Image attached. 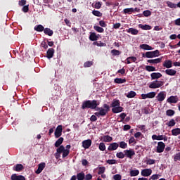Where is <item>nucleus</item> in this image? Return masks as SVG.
<instances>
[{
  "label": "nucleus",
  "mask_w": 180,
  "mask_h": 180,
  "mask_svg": "<svg viewBox=\"0 0 180 180\" xmlns=\"http://www.w3.org/2000/svg\"><path fill=\"white\" fill-rule=\"evenodd\" d=\"M139 27H140V29H142V30H151V26L146 24L144 25L142 24H139Z\"/></svg>",
  "instance_id": "nucleus-27"
},
{
  "label": "nucleus",
  "mask_w": 180,
  "mask_h": 180,
  "mask_svg": "<svg viewBox=\"0 0 180 180\" xmlns=\"http://www.w3.org/2000/svg\"><path fill=\"white\" fill-rule=\"evenodd\" d=\"M152 53H153V58L158 57L160 56V51L158 50L153 51H152Z\"/></svg>",
  "instance_id": "nucleus-56"
},
{
  "label": "nucleus",
  "mask_w": 180,
  "mask_h": 180,
  "mask_svg": "<svg viewBox=\"0 0 180 180\" xmlns=\"http://www.w3.org/2000/svg\"><path fill=\"white\" fill-rule=\"evenodd\" d=\"M162 58H164V57L158 58L156 59H149L148 60V63H149V64H151L152 65H154L155 64H160V63L162 61Z\"/></svg>",
  "instance_id": "nucleus-10"
},
{
  "label": "nucleus",
  "mask_w": 180,
  "mask_h": 180,
  "mask_svg": "<svg viewBox=\"0 0 180 180\" xmlns=\"http://www.w3.org/2000/svg\"><path fill=\"white\" fill-rule=\"evenodd\" d=\"M102 140L104 143H110L113 140V138L109 135H105L102 137Z\"/></svg>",
  "instance_id": "nucleus-20"
},
{
  "label": "nucleus",
  "mask_w": 180,
  "mask_h": 180,
  "mask_svg": "<svg viewBox=\"0 0 180 180\" xmlns=\"http://www.w3.org/2000/svg\"><path fill=\"white\" fill-rule=\"evenodd\" d=\"M136 94L134 91H130L128 94L127 95V98H134Z\"/></svg>",
  "instance_id": "nucleus-45"
},
{
  "label": "nucleus",
  "mask_w": 180,
  "mask_h": 180,
  "mask_svg": "<svg viewBox=\"0 0 180 180\" xmlns=\"http://www.w3.org/2000/svg\"><path fill=\"white\" fill-rule=\"evenodd\" d=\"M155 162V160L154 159H149L146 161V164H148V165H153V164H154Z\"/></svg>",
  "instance_id": "nucleus-55"
},
{
  "label": "nucleus",
  "mask_w": 180,
  "mask_h": 180,
  "mask_svg": "<svg viewBox=\"0 0 180 180\" xmlns=\"http://www.w3.org/2000/svg\"><path fill=\"white\" fill-rule=\"evenodd\" d=\"M155 95H157V94L154 91L148 93V98L149 99H153V98H155Z\"/></svg>",
  "instance_id": "nucleus-49"
},
{
  "label": "nucleus",
  "mask_w": 180,
  "mask_h": 180,
  "mask_svg": "<svg viewBox=\"0 0 180 180\" xmlns=\"http://www.w3.org/2000/svg\"><path fill=\"white\" fill-rule=\"evenodd\" d=\"M77 180H84V179H85V173H83V172L77 173Z\"/></svg>",
  "instance_id": "nucleus-33"
},
{
  "label": "nucleus",
  "mask_w": 180,
  "mask_h": 180,
  "mask_svg": "<svg viewBox=\"0 0 180 180\" xmlns=\"http://www.w3.org/2000/svg\"><path fill=\"white\" fill-rule=\"evenodd\" d=\"M105 171H106V168L105 167H98V175H102V174H105Z\"/></svg>",
  "instance_id": "nucleus-42"
},
{
  "label": "nucleus",
  "mask_w": 180,
  "mask_h": 180,
  "mask_svg": "<svg viewBox=\"0 0 180 180\" xmlns=\"http://www.w3.org/2000/svg\"><path fill=\"white\" fill-rule=\"evenodd\" d=\"M142 176H150L153 174V170L151 169H144L141 172Z\"/></svg>",
  "instance_id": "nucleus-13"
},
{
  "label": "nucleus",
  "mask_w": 180,
  "mask_h": 180,
  "mask_svg": "<svg viewBox=\"0 0 180 180\" xmlns=\"http://www.w3.org/2000/svg\"><path fill=\"white\" fill-rule=\"evenodd\" d=\"M46 57L48 58L49 60L54 57V49L50 48L48 49V51H46Z\"/></svg>",
  "instance_id": "nucleus-14"
},
{
  "label": "nucleus",
  "mask_w": 180,
  "mask_h": 180,
  "mask_svg": "<svg viewBox=\"0 0 180 180\" xmlns=\"http://www.w3.org/2000/svg\"><path fill=\"white\" fill-rule=\"evenodd\" d=\"M99 25L101 26V27H106L108 26V25H106L105 21H103V20H100Z\"/></svg>",
  "instance_id": "nucleus-62"
},
{
  "label": "nucleus",
  "mask_w": 180,
  "mask_h": 180,
  "mask_svg": "<svg viewBox=\"0 0 180 180\" xmlns=\"http://www.w3.org/2000/svg\"><path fill=\"white\" fill-rule=\"evenodd\" d=\"M98 106H99V103L96 100H86L83 101L82 104V109H98Z\"/></svg>",
  "instance_id": "nucleus-2"
},
{
  "label": "nucleus",
  "mask_w": 180,
  "mask_h": 180,
  "mask_svg": "<svg viewBox=\"0 0 180 180\" xmlns=\"http://www.w3.org/2000/svg\"><path fill=\"white\" fill-rule=\"evenodd\" d=\"M11 180H26V179L22 176V175H17L16 174H13L11 176Z\"/></svg>",
  "instance_id": "nucleus-18"
},
{
  "label": "nucleus",
  "mask_w": 180,
  "mask_h": 180,
  "mask_svg": "<svg viewBox=\"0 0 180 180\" xmlns=\"http://www.w3.org/2000/svg\"><path fill=\"white\" fill-rule=\"evenodd\" d=\"M44 27L41 25H38L34 28L36 32H44Z\"/></svg>",
  "instance_id": "nucleus-32"
},
{
  "label": "nucleus",
  "mask_w": 180,
  "mask_h": 180,
  "mask_svg": "<svg viewBox=\"0 0 180 180\" xmlns=\"http://www.w3.org/2000/svg\"><path fill=\"white\" fill-rule=\"evenodd\" d=\"M46 168V163L41 162L38 165V169L36 171V174H41V172Z\"/></svg>",
  "instance_id": "nucleus-16"
},
{
  "label": "nucleus",
  "mask_w": 180,
  "mask_h": 180,
  "mask_svg": "<svg viewBox=\"0 0 180 180\" xmlns=\"http://www.w3.org/2000/svg\"><path fill=\"white\" fill-rule=\"evenodd\" d=\"M111 53H112V56H120V54L122 53L120 51L116 49H112L111 51Z\"/></svg>",
  "instance_id": "nucleus-47"
},
{
  "label": "nucleus",
  "mask_w": 180,
  "mask_h": 180,
  "mask_svg": "<svg viewBox=\"0 0 180 180\" xmlns=\"http://www.w3.org/2000/svg\"><path fill=\"white\" fill-rule=\"evenodd\" d=\"M119 146L120 147V148H126L127 147V143H126V142L124 141H121L120 142Z\"/></svg>",
  "instance_id": "nucleus-51"
},
{
  "label": "nucleus",
  "mask_w": 180,
  "mask_h": 180,
  "mask_svg": "<svg viewBox=\"0 0 180 180\" xmlns=\"http://www.w3.org/2000/svg\"><path fill=\"white\" fill-rule=\"evenodd\" d=\"M117 106H120V101L116 99L113 100L111 103V107L117 108Z\"/></svg>",
  "instance_id": "nucleus-30"
},
{
  "label": "nucleus",
  "mask_w": 180,
  "mask_h": 180,
  "mask_svg": "<svg viewBox=\"0 0 180 180\" xmlns=\"http://www.w3.org/2000/svg\"><path fill=\"white\" fill-rule=\"evenodd\" d=\"M107 164H109L110 165H113V164H116V160H108Z\"/></svg>",
  "instance_id": "nucleus-59"
},
{
  "label": "nucleus",
  "mask_w": 180,
  "mask_h": 180,
  "mask_svg": "<svg viewBox=\"0 0 180 180\" xmlns=\"http://www.w3.org/2000/svg\"><path fill=\"white\" fill-rule=\"evenodd\" d=\"M160 178V174H153L151 176H150V179H152V180H157Z\"/></svg>",
  "instance_id": "nucleus-57"
},
{
  "label": "nucleus",
  "mask_w": 180,
  "mask_h": 180,
  "mask_svg": "<svg viewBox=\"0 0 180 180\" xmlns=\"http://www.w3.org/2000/svg\"><path fill=\"white\" fill-rule=\"evenodd\" d=\"M176 123L175 122V120L172 119L169 122H167V126L169 127H174Z\"/></svg>",
  "instance_id": "nucleus-41"
},
{
  "label": "nucleus",
  "mask_w": 180,
  "mask_h": 180,
  "mask_svg": "<svg viewBox=\"0 0 180 180\" xmlns=\"http://www.w3.org/2000/svg\"><path fill=\"white\" fill-rule=\"evenodd\" d=\"M60 154H63L62 155L63 158H65V157H68V155L70 154V150L65 149L64 146H60L56 150V158H58Z\"/></svg>",
  "instance_id": "nucleus-3"
},
{
  "label": "nucleus",
  "mask_w": 180,
  "mask_h": 180,
  "mask_svg": "<svg viewBox=\"0 0 180 180\" xmlns=\"http://www.w3.org/2000/svg\"><path fill=\"white\" fill-rule=\"evenodd\" d=\"M54 134L56 139H60V137H61L63 134V125H58L56 127Z\"/></svg>",
  "instance_id": "nucleus-5"
},
{
  "label": "nucleus",
  "mask_w": 180,
  "mask_h": 180,
  "mask_svg": "<svg viewBox=\"0 0 180 180\" xmlns=\"http://www.w3.org/2000/svg\"><path fill=\"white\" fill-rule=\"evenodd\" d=\"M91 146H92V141L91 139H87L82 141V147L84 148H89Z\"/></svg>",
  "instance_id": "nucleus-12"
},
{
  "label": "nucleus",
  "mask_w": 180,
  "mask_h": 180,
  "mask_svg": "<svg viewBox=\"0 0 180 180\" xmlns=\"http://www.w3.org/2000/svg\"><path fill=\"white\" fill-rule=\"evenodd\" d=\"M94 29L96 32H98V33H103V32H105V30L102 28V27H99L98 25H95Z\"/></svg>",
  "instance_id": "nucleus-35"
},
{
  "label": "nucleus",
  "mask_w": 180,
  "mask_h": 180,
  "mask_svg": "<svg viewBox=\"0 0 180 180\" xmlns=\"http://www.w3.org/2000/svg\"><path fill=\"white\" fill-rule=\"evenodd\" d=\"M174 25H176V26H180V18L174 20Z\"/></svg>",
  "instance_id": "nucleus-64"
},
{
  "label": "nucleus",
  "mask_w": 180,
  "mask_h": 180,
  "mask_svg": "<svg viewBox=\"0 0 180 180\" xmlns=\"http://www.w3.org/2000/svg\"><path fill=\"white\" fill-rule=\"evenodd\" d=\"M139 174H140V171H139V169L130 171V176H137Z\"/></svg>",
  "instance_id": "nucleus-37"
},
{
  "label": "nucleus",
  "mask_w": 180,
  "mask_h": 180,
  "mask_svg": "<svg viewBox=\"0 0 180 180\" xmlns=\"http://www.w3.org/2000/svg\"><path fill=\"white\" fill-rule=\"evenodd\" d=\"M165 82L163 81L155 80L149 84V88L150 89H157V88H161L164 85Z\"/></svg>",
  "instance_id": "nucleus-4"
},
{
  "label": "nucleus",
  "mask_w": 180,
  "mask_h": 180,
  "mask_svg": "<svg viewBox=\"0 0 180 180\" xmlns=\"http://www.w3.org/2000/svg\"><path fill=\"white\" fill-rule=\"evenodd\" d=\"M174 161H180V153H177L174 155Z\"/></svg>",
  "instance_id": "nucleus-52"
},
{
  "label": "nucleus",
  "mask_w": 180,
  "mask_h": 180,
  "mask_svg": "<svg viewBox=\"0 0 180 180\" xmlns=\"http://www.w3.org/2000/svg\"><path fill=\"white\" fill-rule=\"evenodd\" d=\"M89 40H91V41H96V40H98V37L95 32H91Z\"/></svg>",
  "instance_id": "nucleus-28"
},
{
  "label": "nucleus",
  "mask_w": 180,
  "mask_h": 180,
  "mask_svg": "<svg viewBox=\"0 0 180 180\" xmlns=\"http://www.w3.org/2000/svg\"><path fill=\"white\" fill-rule=\"evenodd\" d=\"M22 12H25V13H27V12H29V5L24 6L22 7Z\"/></svg>",
  "instance_id": "nucleus-61"
},
{
  "label": "nucleus",
  "mask_w": 180,
  "mask_h": 180,
  "mask_svg": "<svg viewBox=\"0 0 180 180\" xmlns=\"http://www.w3.org/2000/svg\"><path fill=\"white\" fill-rule=\"evenodd\" d=\"M165 98H167V94L165 93V91H160L156 96L158 102L164 101L165 100Z\"/></svg>",
  "instance_id": "nucleus-6"
},
{
  "label": "nucleus",
  "mask_w": 180,
  "mask_h": 180,
  "mask_svg": "<svg viewBox=\"0 0 180 180\" xmlns=\"http://www.w3.org/2000/svg\"><path fill=\"white\" fill-rule=\"evenodd\" d=\"M114 180H122V175L120 174H115L113 176Z\"/></svg>",
  "instance_id": "nucleus-58"
},
{
  "label": "nucleus",
  "mask_w": 180,
  "mask_h": 180,
  "mask_svg": "<svg viewBox=\"0 0 180 180\" xmlns=\"http://www.w3.org/2000/svg\"><path fill=\"white\" fill-rule=\"evenodd\" d=\"M117 148H119V143L114 142L110 143L108 150V151H115Z\"/></svg>",
  "instance_id": "nucleus-11"
},
{
  "label": "nucleus",
  "mask_w": 180,
  "mask_h": 180,
  "mask_svg": "<svg viewBox=\"0 0 180 180\" xmlns=\"http://www.w3.org/2000/svg\"><path fill=\"white\" fill-rule=\"evenodd\" d=\"M131 129V127L129 124H125L123 127L124 131H127V130H130Z\"/></svg>",
  "instance_id": "nucleus-60"
},
{
  "label": "nucleus",
  "mask_w": 180,
  "mask_h": 180,
  "mask_svg": "<svg viewBox=\"0 0 180 180\" xmlns=\"http://www.w3.org/2000/svg\"><path fill=\"white\" fill-rule=\"evenodd\" d=\"M143 15L145 18H148V16H151V11H150V10L144 11Z\"/></svg>",
  "instance_id": "nucleus-48"
},
{
  "label": "nucleus",
  "mask_w": 180,
  "mask_h": 180,
  "mask_svg": "<svg viewBox=\"0 0 180 180\" xmlns=\"http://www.w3.org/2000/svg\"><path fill=\"white\" fill-rule=\"evenodd\" d=\"M92 65H94L93 61H86L84 63V68H88L89 67H92Z\"/></svg>",
  "instance_id": "nucleus-43"
},
{
  "label": "nucleus",
  "mask_w": 180,
  "mask_h": 180,
  "mask_svg": "<svg viewBox=\"0 0 180 180\" xmlns=\"http://www.w3.org/2000/svg\"><path fill=\"white\" fill-rule=\"evenodd\" d=\"M41 47H43V49H44L45 50H47V49H49V45H47V43H46V41H43L41 43Z\"/></svg>",
  "instance_id": "nucleus-53"
},
{
  "label": "nucleus",
  "mask_w": 180,
  "mask_h": 180,
  "mask_svg": "<svg viewBox=\"0 0 180 180\" xmlns=\"http://www.w3.org/2000/svg\"><path fill=\"white\" fill-rule=\"evenodd\" d=\"M84 179L85 180H91L92 179V174H88L86 176H84Z\"/></svg>",
  "instance_id": "nucleus-63"
},
{
  "label": "nucleus",
  "mask_w": 180,
  "mask_h": 180,
  "mask_svg": "<svg viewBox=\"0 0 180 180\" xmlns=\"http://www.w3.org/2000/svg\"><path fill=\"white\" fill-rule=\"evenodd\" d=\"M103 108L102 107H98L96 110H98V112H96L94 115H91L90 117L91 122H96L98 120V117H100L101 116L102 117L106 116L108 115V112L110 111V106L108 104H103Z\"/></svg>",
  "instance_id": "nucleus-1"
},
{
  "label": "nucleus",
  "mask_w": 180,
  "mask_h": 180,
  "mask_svg": "<svg viewBox=\"0 0 180 180\" xmlns=\"http://www.w3.org/2000/svg\"><path fill=\"white\" fill-rule=\"evenodd\" d=\"M124 156H125V155H124V153H123V152H119V153H117V154H116V157L120 159L124 158Z\"/></svg>",
  "instance_id": "nucleus-50"
},
{
  "label": "nucleus",
  "mask_w": 180,
  "mask_h": 180,
  "mask_svg": "<svg viewBox=\"0 0 180 180\" xmlns=\"http://www.w3.org/2000/svg\"><path fill=\"white\" fill-rule=\"evenodd\" d=\"M165 148V143H164V142H158L156 152L159 153H164Z\"/></svg>",
  "instance_id": "nucleus-8"
},
{
  "label": "nucleus",
  "mask_w": 180,
  "mask_h": 180,
  "mask_svg": "<svg viewBox=\"0 0 180 180\" xmlns=\"http://www.w3.org/2000/svg\"><path fill=\"white\" fill-rule=\"evenodd\" d=\"M23 165L22 164H17L13 167V171H16V172H20V171L23 170Z\"/></svg>",
  "instance_id": "nucleus-19"
},
{
  "label": "nucleus",
  "mask_w": 180,
  "mask_h": 180,
  "mask_svg": "<svg viewBox=\"0 0 180 180\" xmlns=\"http://www.w3.org/2000/svg\"><path fill=\"white\" fill-rule=\"evenodd\" d=\"M92 13L94 15V16H97L98 18H102V13L99 11L94 10L92 11Z\"/></svg>",
  "instance_id": "nucleus-44"
},
{
  "label": "nucleus",
  "mask_w": 180,
  "mask_h": 180,
  "mask_svg": "<svg viewBox=\"0 0 180 180\" xmlns=\"http://www.w3.org/2000/svg\"><path fill=\"white\" fill-rule=\"evenodd\" d=\"M161 77H162V74L160 72H153L150 74V78L152 80L159 79V78H161Z\"/></svg>",
  "instance_id": "nucleus-15"
},
{
  "label": "nucleus",
  "mask_w": 180,
  "mask_h": 180,
  "mask_svg": "<svg viewBox=\"0 0 180 180\" xmlns=\"http://www.w3.org/2000/svg\"><path fill=\"white\" fill-rule=\"evenodd\" d=\"M146 71H148V72H151L153 71H157V70L155 69V67L150 66V65H146Z\"/></svg>",
  "instance_id": "nucleus-38"
},
{
  "label": "nucleus",
  "mask_w": 180,
  "mask_h": 180,
  "mask_svg": "<svg viewBox=\"0 0 180 180\" xmlns=\"http://www.w3.org/2000/svg\"><path fill=\"white\" fill-rule=\"evenodd\" d=\"M165 72L167 74V75H169L170 77L176 75V70L174 69H167L165 71Z\"/></svg>",
  "instance_id": "nucleus-17"
},
{
  "label": "nucleus",
  "mask_w": 180,
  "mask_h": 180,
  "mask_svg": "<svg viewBox=\"0 0 180 180\" xmlns=\"http://www.w3.org/2000/svg\"><path fill=\"white\" fill-rule=\"evenodd\" d=\"M44 33L45 34H47V36H53V34H54V32L50 28H45L44 30Z\"/></svg>",
  "instance_id": "nucleus-26"
},
{
  "label": "nucleus",
  "mask_w": 180,
  "mask_h": 180,
  "mask_svg": "<svg viewBox=\"0 0 180 180\" xmlns=\"http://www.w3.org/2000/svg\"><path fill=\"white\" fill-rule=\"evenodd\" d=\"M143 57H146V58H154L153 51H148L145 54L143 53Z\"/></svg>",
  "instance_id": "nucleus-34"
},
{
  "label": "nucleus",
  "mask_w": 180,
  "mask_h": 180,
  "mask_svg": "<svg viewBox=\"0 0 180 180\" xmlns=\"http://www.w3.org/2000/svg\"><path fill=\"white\" fill-rule=\"evenodd\" d=\"M167 5L169 6V8H172V9H176V8H178L177 4H175L171 1H167Z\"/></svg>",
  "instance_id": "nucleus-36"
},
{
  "label": "nucleus",
  "mask_w": 180,
  "mask_h": 180,
  "mask_svg": "<svg viewBox=\"0 0 180 180\" xmlns=\"http://www.w3.org/2000/svg\"><path fill=\"white\" fill-rule=\"evenodd\" d=\"M172 136H178L180 134V129L179 128H176L172 130Z\"/></svg>",
  "instance_id": "nucleus-39"
},
{
  "label": "nucleus",
  "mask_w": 180,
  "mask_h": 180,
  "mask_svg": "<svg viewBox=\"0 0 180 180\" xmlns=\"http://www.w3.org/2000/svg\"><path fill=\"white\" fill-rule=\"evenodd\" d=\"M139 47L142 50H152L153 49V47H151V46H150L147 44H141Z\"/></svg>",
  "instance_id": "nucleus-25"
},
{
  "label": "nucleus",
  "mask_w": 180,
  "mask_h": 180,
  "mask_svg": "<svg viewBox=\"0 0 180 180\" xmlns=\"http://www.w3.org/2000/svg\"><path fill=\"white\" fill-rule=\"evenodd\" d=\"M124 155H126L127 158H130V159H132L133 156L136 155V152H134V150L133 149L125 150H124Z\"/></svg>",
  "instance_id": "nucleus-7"
},
{
  "label": "nucleus",
  "mask_w": 180,
  "mask_h": 180,
  "mask_svg": "<svg viewBox=\"0 0 180 180\" xmlns=\"http://www.w3.org/2000/svg\"><path fill=\"white\" fill-rule=\"evenodd\" d=\"M115 84H124L126 83V78L122 79V78H115L114 79Z\"/></svg>",
  "instance_id": "nucleus-29"
},
{
  "label": "nucleus",
  "mask_w": 180,
  "mask_h": 180,
  "mask_svg": "<svg viewBox=\"0 0 180 180\" xmlns=\"http://www.w3.org/2000/svg\"><path fill=\"white\" fill-rule=\"evenodd\" d=\"M98 149L100 150V151H105V150H106V146L105 145V143H100L98 146Z\"/></svg>",
  "instance_id": "nucleus-40"
},
{
  "label": "nucleus",
  "mask_w": 180,
  "mask_h": 180,
  "mask_svg": "<svg viewBox=\"0 0 180 180\" xmlns=\"http://www.w3.org/2000/svg\"><path fill=\"white\" fill-rule=\"evenodd\" d=\"M64 141V138L60 137L54 143L55 147H61L63 142Z\"/></svg>",
  "instance_id": "nucleus-24"
},
{
  "label": "nucleus",
  "mask_w": 180,
  "mask_h": 180,
  "mask_svg": "<svg viewBox=\"0 0 180 180\" xmlns=\"http://www.w3.org/2000/svg\"><path fill=\"white\" fill-rule=\"evenodd\" d=\"M163 67L165 68H172V61L169 60H165L163 63Z\"/></svg>",
  "instance_id": "nucleus-21"
},
{
  "label": "nucleus",
  "mask_w": 180,
  "mask_h": 180,
  "mask_svg": "<svg viewBox=\"0 0 180 180\" xmlns=\"http://www.w3.org/2000/svg\"><path fill=\"white\" fill-rule=\"evenodd\" d=\"M167 116H174L175 115V111L174 110H167L166 111Z\"/></svg>",
  "instance_id": "nucleus-46"
},
{
  "label": "nucleus",
  "mask_w": 180,
  "mask_h": 180,
  "mask_svg": "<svg viewBox=\"0 0 180 180\" xmlns=\"http://www.w3.org/2000/svg\"><path fill=\"white\" fill-rule=\"evenodd\" d=\"M127 33H131L134 36L139 34V30L136 28H129L127 30Z\"/></svg>",
  "instance_id": "nucleus-22"
},
{
  "label": "nucleus",
  "mask_w": 180,
  "mask_h": 180,
  "mask_svg": "<svg viewBox=\"0 0 180 180\" xmlns=\"http://www.w3.org/2000/svg\"><path fill=\"white\" fill-rule=\"evenodd\" d=\"M179 101V98L178 96H171L167 98V102H168V103H178Z\"/></svg>",
  "instance_id": "nucleus-9"
},
{
  "label": "nucleus",
  "mask_w": 180,
  "mask_h": 180,
  "mask_svg": "<svg viewBox=\"0 0 180 180\" xmlns=\"http://www.w3.org/2000/svg\"><path fill=\"white\" fill-rule=\"evenodd\" d=\"M94 8L96 9H101V8H102V4L101 2H96L94 5Z\"/></svg>",
  "instance_id": "nucleus-54"
},
{
  "label": "nucleus",
  "mask_w": 180,
  "mask_h": 180,
  "mask_svg": "<svg viewBox=\"0 0 180 180\" xmlns=\"http://www.w3.org/2000/svg\"><path fill=\"white\" fill-rule=\"evenodd\" d=\"M112 113H120V112H123V108L119 105L117 107L112 108Z\"/></svg>",
  "instance_id": "nucleus-23"
},
{
  "label": "nucleus",
  "mask_w": 180,
  "mask_h": 180,
  "mask_svg": "<svg viewBox=\"0 0 180 180\" xmlns=\"http://www.w3.org/2000/svg\"><path fill=\"white\" fill-rule=\"evenodd\" d=\"M124 13L128 14V15H131L134 12V8H125L123 10Z\"/></svg>",
  "instance_id": "nucleus-31"
}]
</instances>
